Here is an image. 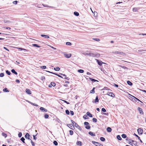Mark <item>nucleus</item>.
<instances>
[{"mask_svg": "<svg viewBox=\"0 0 146 146\" xmlns=\"http://www.w3.org/2000/svg\"><path fill=\"white\" fill-rule=\"evenodd\" d=\"M113 53L115 54L117 53L123 56H124L125 55V54L124 53L119 51H115V52H113Z\"/></svg>", "mask_w": 146, "mask_h": 146, "instance_id": "obj_1", "label": "nucleus"}, {"mask_svg": "<svg viewBox=\"0 0 146 146\" xmlns=\"http://www.w3.org/2000/svg\"><path fill=\"white\" fill-rule=\"evenodd\" d=\"M64 56L68 58H70L71 56V54H64Z\"/></svg>", "mask_w": 146, "mask_h": 146, "instance_id": "obj_2", "label": "nucleus"}, {"mask_svg": "<svg viewBox=\"0 0 146 146\" xmlns=\"http://www.w3.org/2000/svg\"><path fill=\"white\" fill-rule=\"evenodd\" d=\"M30 135L28 133H26V134L25 135V138H26L27 139H30V140L31 139L30 138Z\"/></svg>", "mask_w": 146, "mask_h": 146, "instance_id": "obj_3", "label": "nucleus"}, {"mask_svg": "<svg viewBox=\"0 0 146 146\" xmlns=\"http://www.w3.org/2000/svg\"><path fill=\"white\" fill-rule=\"evenodd\" d=\"M137 132L139 134H141L143 133V130L141 128H139L137 129Z\"/></svg>", "mask_w": 146, "mask_h": 146, "instance_id": "obj_4", "label": "nucleus"}, {"mask_svg": "<svg viewBox=\"0 0 146 146\" xmlns=\"http://www.w3.org/2000/svg\"><path fill=\"white\" fill-rule=\"evenodd\" d=\"M92 143L93 144L95 145L96 146H99V145L100 144L99 143L94 141H92Z\"/></svg>", "mask_w": 146, "mask_h": 146, "instance_id": "obj_5", "label": "nucleus"}, {"mask_svg": "<svg viewBox=\"0 0 146 146\" xmlns=\"http://www.w3.org/2000/svg\"><path fill=\"white\" fill-rule=\"evenodd\" d=\"M76 144L78 145L81 146L82 145V143L81 141H77L76 143Z\"/></svg>", "mask_w": 146, "mask_h": 146, "instance_id": "obj_6", "label": "nucleus"}, {"mask_svg": "<svg viewBox=\"0 0 146 146\" xmlns=\"http://www.w3.org/2000/svg\"><path fill=\"white\" fill-rule=\"evenodd\" d=\"M92 57H97L99 56H100V54H98L96 53H92Z\"/></svg>", "mask_w": 146, "mask_h": 146, "instance_id": "obj_7", "label": "nucleus"}, {"mask_svg": "<svg viewBox=\"0 0 146 146\" xmlns=\"http://www.w3.org/2000/svg\"><path fill=\"white\" fill-rule=\"evenodd\" d=\"M96 60L98 64L100 66L103 63L104 64V63L103 62L101 61H100L97 59H96Z\"/></svg>", "mask_w": 146, "mask_h": 146, "instance_id": "obj_8", "label": "nucleus"}, {"mask_svg": "<svg viewBox=\"0 0 146 146\" xmlns=\"http://www.w3.org/2000/svg\"><path fill=\"white\" fill-rule=\"evenodd\" d=\"M108 93L109 94H108V95L111 97H114L115 96L114 94L112 92H108Z\"/></svg>", "mask_w": 146, "mask_h": 146, "instance_id": "obj_9", "label": "nucleus"}, {"mask_svg": "<svg viewBox=\"0 0 146 146\" xmlns=\"http://www.w3.org/2000/svg\"><path fill=\"white\" fill-rule=\"evenodd\" d=\"M41 36L42 37H43L45 38H49V36H48L47 35H45L41 34Z\"/></svg>", "mask_w": 146, "mask_h": 146, "instance_id": "obj_10", "label": "nucleus"}, {"mask_svg": "<svg viewBox=\"0 0 146 146\" xmlns=\"http://www.w3.org/2000/svg\"><path fill=\"white\" fill-rule=\"evenodd\" d=\"M40 110L46 112L47 111V110L46 109H44V108L42 107H41L40 108Z\"/></svg>", "mask_w": 146, "mask_h": 146, "instance_id": "obj_11", "label": "nucleus"}, {"mask_svg": "<svg viewBox=\"0 0 146 146\" xmlns=\"http://www.w3.org/2000/svg\"><path fill=\"white\" fill-rule=\"evenodd\" d=\"M26 92L27 94H31L30 90L29 89H26Z\"/></svg>", "mask_w": 146, "mask_h": 146, "instance_id": "obj_12", "label": "nucleus"}, {"mask_svg": "<svg viewBox=\"0 0 146 146\" xmlns=\"http://www.w3.org/2000/svg\"><path fill=\"white\" fill-rule=\"evenodd\" d=\"M88 133L90 135L92 136H95L96 135L94 133H93V132H91V131L89 132Z\"/></svg>", "mask_w": 146, "mask_h": 146, "instance_id": "obj_13", "label": "nucleus"}, {"mask_svg": "<svg viewBox=\"0 0 146 146\" xmlns=\"http://www.w3.org/2000/svg\"><path fill=\"white\" fill-rule=\"evenodd\" d=\"M138 109L140 113L141 114H142L143 113V111H142V109L141 108L139 107L138 108Z\"/></svg>", "mask_w": 146, "mask_h": 146, "instance_id": "obj_14", "label": "nucleus"}, {"mask_svg": "<svg viewBox=\"0 0 146 146\" xmlns=\"http://www.w3.org/2000/svg\"><path fill=\"white\" fill-rule=\"evenodd\" d=\"M48 72H50V73H52V74H55V75H57V76H58V77H61V78H63V77H62V76H61L60 75H59V74H56V73H53V72H50V71H48Z\"/></svg>", "mask_w": 146, "mask_h": 146, "instance_id": "obj_15", "label": "nucleus"}, {"mask_svg": "<svg viewBox=\"0 0 146 146\" xmlns=\"http://www.w3.org/2000/svg\"><path fill=\"white\" fill-rule=\"evenodd\" d=\"M107 131L108 132H110L111 131V129L110 127H108L107 128Z\"/></svg>", "mask_w": 146, "mask_h": 146, "instance_id": "obj_16", "label": "nucleus"}, {"mask_svg": "<svg viewBox=\"0 0 146 146\" xmlns=\"http://www.w3.org/2000/svg\"><path fill=\"white\" fill-rule=\"evenodd\" d=\"M89 79L92 81L94 82H98V81L97 80H96L94 79L91 78H89Z\"/></svg>", "mask_w": 146, "mask_h": 146, "instance_id": "obj_17", "label": "nucleus"}, {"mask_svg": "<svg viewBox=\"0 0 146 146\" xmlns=\"http://www.w3.org/2000/svg\"><path fill=\"white\" fill-rule=\"evenodd\" d=\"M99 102L98 98V96H97L96 97L94 102L95 103H96V102Z\"/></svg>", "mask_w": 146, "mask_h": 146, "instance_id": "obj_18", "label": "nucleus"}, {"mask_svg": "<svg viewBox=\"0 0 146 146\" xmlns=\"http://www.w3.org/2000/svg\"><path fill=\"white\" fill-rule=\"evenodd\" d=\"M87 115L88 116L90 117H92V114L89 112H88L86 113Z\"/></svg>", "mask_w": 146, "mask_h": 146, "instance_id": "obj_19", "label": "nucleus"}, {"mask_svg": "<svg viewBox=\"0 0 146 146\" xmlns=\"http://www.w3.org/2000/svg\"><path fill=\"white\" fill-rule=\"evenodd\" d=\"M11 71L13 73H14V74L16 75H17V72H16L15 70L14 69H12L11 70Z\"/></svg>", "mask_w": 146, "mask_h": 146, "instance_id": "obj_20", "label": "nucleus"}, {"mask_svg": "<svg viewBox=\"0 0 146 146\" xmlns=\"http://www.w3.org/2000/svg\"><path fill=\"white\" fill-rule=\"evenodd\" d=\"M71 122H72V124H73V126H74V125H77L78 126H79L74 121H73V120H71Z\"/></svg>", "mask_w": 146, "mask_h": 146, "instance_id": "obj_21", "label": "nucleus"}, {"mask_svg": "<svg viewBox=\"0 0 146 146\" xmlns=\"http://www.w3.org/2000/svg\"><path fill=\"white\" fill-rule=\"evenodd\" d=\"M127 83L130 86H132L133 85L132 83L129 80L127 81Z\"/></svg>", "mask_w": 146, "mask_h": 146, "instance_id": "obj_22", "label": "nucleus"}, {"mask_svg": "<svg viewBox=\"0 0 146 146\" xmlns=\"http://www.w3.org/2000/svg\"><path fill=\"white\" fill-rule=\"evenodd\" d=\"M131 141L133 142V144L135 145H136L137 144V142L135 141L131 140Z\"/></svg>", "mask_w": 146, "mask_h": 146, "instance_id": "obj_23", "label": "nucleus"}, {"mask_svg": "<svg viewBox=\"0 0 146 146\" xmlns=\"http://www.w3.org/2000/svg\"><path fill=\"white\" fill-rule=\"evenodd\" d=\"M4 22H5V23H13V22L12 21H6V20H4Z\"/></svg>", "mask_w": 146, "mask_h": 146, "instance_id": "obj_24", "label": "nucleus"}, {"mask_svg": "<svg viewBox=\"0 0 146 146\" xmlns=\"http://www.w3.org/2000/svg\"><path fill=\"white\" fill-rule=\"evenodd\" d=\"M117 138L119 140H121L122 139L121 138V137L119 135H117Z\"/></svg>", "mask_w": 146, "mask_h": 146, "instance_id": "obj_25", "label": "nucleus"}, {"mask_svg": "<svg viewBox=\"0 0 146 146\" xmlns=\"http://www.w3.org/2000/svg\"><path fill=\"white\" fill-rule=\"evenodd\" d=\"M33 46L37 47H40V46L38 45L37 44H33Z\"/></svg>", "mask_w": 146, "mask_h": 146, "instance_id": "obj_26", "label": "nucleus"}, {"mask_svg": "<svg viewBox=\"0 0 146 146\" xmlns=\"http://www.w3.org/2000/svg\"><path fill=\"white\" fill-rule=\"evenodd\" d=\"M78 72L80 73H83L84 72V70L82 69H79L78 70Z\"/></svg>", "mask_w": 146, "mask_h": 146, "instance_id": "obj_27", "label": "nucleus"}, {"mask_svg": "<svg viewBox=\"0 0 146 146\" xmlns=\"http://www.w3.org/2000/svg\"><path fill=\"white\" fill-rule=\"evenodd\" d=\"M74 14L76 16H78L79 15V13L75 11L74 12Z\"/></svg>", "mask_w": 146, "mask_h": 146, "instance_id": "obj_28", "label": "nucleus"}, {"mask_svg": "<svg viewBox=\"0 0 146 146\" xmlns=\"http://www.w3.org/2000/svg\"><path fill=\"white\" fill-rule=\"evenodd\" d=\"M1 134L5 138H6L7 137V135L4 132L2 133Z\"/></svg>", "mask_w": 146, "mask_h": 146, "instance_id": "obj_29", "label": "nucleus"}, {"mask_svg": "<svg viewBox=\"0 0 146 146\" xmlns=\"http://www.w3.org/2000/svg\"><path fill=\"white\" fill-rule=\"evenodd\" d=\"M17 48L20 50H24L25 51H27V50H26V49H24V48Z\"/></svg>", "mask_w": 146, "mask_h": 146, "instance_id": "obj_30", "label": "nucleus"}, {"mask_svg": "<svg viewBox=\"0 0 146 146\" xmlns=\"http://www.w3.org/2000/svg\"><path fill=\"white\" fill-rule=\"evenodd\" d=\"M60 74L61 75H63V76H65V77L64 78L65 79H67L68 80V77H66V76L65 74Z\"/></svg>", "mask_w": 146, "mask_h": 146, "instance_id": "obj_31", "label": "nucleus"}, {"mask_svg": "<svg viewBox=\"0 0 146 146\" xmlns=\"http://www.w3.org/2000/svg\"><path fill=\"white\" fill-rule=\"evenodd\" d=\"M100 140H101V141H105V139L104 138V137H101L100 138Z\"/></svg>", "mask_w": 146, "mask_h": 146, "instance_id": "obj_32", "label": "nucleus"}, {"mask_svg": "<svg viewBox=\"0 0 146 146\" xmlns=\"http://www.w3.org/2000/svg\"><path fill=\"white\" fill-rule=\"evenodd\" d=\"M6 73L8 75H10L11 74L10 72L8 70L6 71Z\"/></svg>", "mask_w": 146, "mask_h": 146, "instance_id": "obj_33", "label": "nucleus"}, {"mask_svg": "<svg viewBox=\"0 0 146 146\" xmlns=\"http://www.w3.org/2000/svg\"><path fill=\"white\" fill-rule=\"evenodd\" d=\"M122 138H126L127 137V135L126 134H123L121 135Z\"/></svg>", "mask_w": 146, "mask_h": 146, "instance_id": "obj_34", "label": "nucleus"}, {"mask_svg": "<svg viewBox=\"0 0 146 146\" xmlns=\"http://www.w3.org/2000/svg\"><path fill=\"white\" fill-rule=\"evenodd\" d=\"M54 69L56 71H58L60 70V68L58 67H57L54 68Z\"/></svg>", "mask_w": 146, "mask_h": 146, "instance_id": "obj_35", "label": "nucleus"}, {"mask_svg": "<svg viewBox=\"0 0 146 146\" xmlns=\"http://www.w3.org/2000/svg\"><path fill=\"white\" fill-rule=\"evenodd\" d=\"M21 140L23 142V143H25V139L23 137H22L21 139Z\"/></svg>", "mask_w": 146, "mask_h": 146, "instance_id": "obj_36", "label": "nucleus"}, {"mask_svg": "<svg viewBox=\"0 0 146 146\" xmlns=\"http://www.w3.org/2000/svg\"><path fill=\"white\" fill-rule=\"evenodd\" d=\"M92 121L93 122H97V120L96 118H94L92 119Z\"/></svg>", "mask_w": 146, "mask_h": 146, "instance_id": "obj_37", "label": "nucleus"}, {"mask_svg": "<svg viewBox=\"0 0 146 146\" xmlns=\"http://www.w3.org/2000/svg\"><path fill=\"white\" fill-rule=\"evenodd\" d=\"M3 91L4 92H8L9 91L6 88H5L3 89Z\"/></svg>", "mask_w": 146, "mask_h": 146, "instance_id": "obj_38", "label": "nucleus"}, {"mask_svg": "<svg viewBox=\"0 0 146 146\" xmlns=\"http://www.w3.org/2000/svg\"><path fill=\"white\" fill-rule=\"evenodd\" d=\"M51 84L52 86L53 87L55 86L56 85L55 83L54 82H51Z\"/></svg>", "mask_w": 146, "mask_h": 146, "instance_id": "obj_39", "label": "nucleus"}, {"mask_svg": "<svg viewBox=\"0 0 146 146\" xmlns=\"http://www.w3.org/2000/svg\"><path fill=\"white\" fill-rule=\"evenodd\" d=\"M133 11L134 12H136L137 11V8H134L133 9Z\"/></svg>", "mask_w": 146, "mask_h": 146, "instance_id": "obj_40", "label": "nucleus"}, {"mask_svg": "<svg viewBox=\"0 0 146 146\" xmlns=\"http://www.w3.org/2000/svg\"><path fill=\"white\" fill-rule=\"evenodd\" d=\"M53 143L55 145H58V143L56 141H53Z\"/></svg>", "mask_w": 146, "mask_h": 146, "instance_id": "obj_41", "label": "nucleus"}, {"mask_svg": "<svg viewBox=\"0 0 146 146\" xmlns=\"http://www.w3.org/2000/svg\"><path fill=\"white\" fill-rule=\"evenodd\" d=\"M90 126L88 125H86L85 126V128L87 129H90Z\"/></svg>", "mask_w": 146, "mask_h": 146, "instance_id": "obj_42", "label": "nucleus"}, {"mask_svg": "<svg viewBox=\"0 0 146 146\" xmlns=\"http://www.w3.org/2000/svg\"><path fill=\"white\" fill-rule=\"evenodd\" d=\"M44 117L45 119H47L49 115L48 114H46L44 115Z\"/></svg>", "mask_w": 146, "mask_h": 146, "instance_id": "obj_43", "label": "nucleus"}, {"mask_svg": "<svg viewBox=\"0 0 146 146\" xmlns=\"http://www.w3.org/2000/svg\"><path fill=\"white\" fill-rule=\"evenodd\" d=\"M93 39L97 41H100V39L97 38H93Z\"/></svg>", "mask_w": 146, "mask_h": 146, "instance_id": "obj_44", "label": "nucleus"}, {"mask_svg": "<svg viewBox=\"0 0 146 146\" xmlns=\"http://www.w3.org/2000/svg\"><path fill=\"white\" fill-rule=\"evenodd\" d=\"M65 112L66 113L67 115H69L70 113L69 111V110H66Z\"/></svg>", "mask_w": 146, "mask_h": 146, "instance_id": "obj_45", "label": "nucleus"}, {"mask_svg": "<svg viewBox=\"0 0 146 146\" xmlns=\"http://www.w3.org/2000/svg\"><path fill=\"white\" fill-rule=\"evenodd\" d=\"M22 136V133L21 132H20L18 134V136L19 137H21Z\"/></svg>", "mask_w": 146, "mask_h": 146, "instance_id": "obj_46", "label": "nucleus"}, {"mask_svg": "<svg viewBox=\"0 0 146 146\" xmlns=\"http://www.w3.org/2000/svg\"><path fill=\"white\" fill-rule=\"evenodd\" d=\"M82 54L84 55H88V52H82Z\"/></svg>", "mask_w": 146, "mask_h": 146, "instance_id": "obj_47", "label": "nucleus"}, {"mask_svg": "<svg viewBox=\"0 0 146 146\" xmlns=\"http://www.w3.org/2000/svg\"><path fill=\"white\" fill-rule=\"evenodd\" d=\"M66 44L67 45H68L70 46L72 44H71V43L70 42H67L66 43Z\"/></svg>", "mask_w": 146, "mask_h": 146, "instance_id": "obj_48", "label": "nucleus"}, {"mask_svg": "<svg viewBox=\"0 0 146 146\" xmlns=\"http://www.w3.org/2000/svg\"><path fill=\"white\" fill-rule=\"evenodd\" d=\"M95 92V91L94 90V89H92L90 91V93H92V94H94Z\"/></svg>", "mask_w": 146, "mask_h": 146, "instance_id": "obj_49", "label": "nucleus"}, {"mask_svg": "<svg viewBox=\"0 0 146 146\" xmlns=\"http://www.w3.org/2000/svg\"><path fill=\"white\" fill-rule=\"evenodd\" d=\"M69 132H70V134L71 135H73V131L72 130H70Z\"/></svg>", "mask_w": 146, "mask_h": 146, "instance_id": "obj_50", "label": "nucleus"}, {"mask_svg": "<svg viewBox=\"0 0 146 146\" xmlns=\"http://www.w3.org/2000/svg\"><path fill=\"white\" fill-rule=\"evenodd\" d=\"M30 140L31 141V142L32 143L33 146H35V144L33 142V141L31 139Z\"/></svg>", "mask_w": 146, "mask_h": 146, "instance_id": "obj_51", "label": "nucleus"}, {"mask_svg": "<svg viewBox=\"0 0 146 146\" xmlns=\"http://www.w3.org/2000/svg\"><path fill=\"white\" fill-rule=\"evenodd\" d=\"M4 74L3 73H1L0 74V77H3L4 76Z\"/></svg>", "mask_w": 146, "mask_h": 146, "instance_id": "obj_52", "label": "nucleus"}, {"mask_svg": "<svg viewBox=\"0 0 146 146\" xmlns=\"http://www.w3.org/2000/svg\"><path fill=\"white\" fill-rule=\"evenodd\" d=\"M84 124L85 125H89V123L87 122H85L84 123Z\"/></svg>", "mask_w": 146, "mask_h": 146, "instance_id": "obj_53", "label": "nucleus"}, {"mask_svg": "<svg viewBox=\"0 0 146 146\" xmlns=\"http://www.w3.org/2000/svg\"><path fill=\"white\" fill-rule=\"evenodd\" d=\"M134 135L136 136V137H137L139 139H140V137L138 135L135 134V133L134 134Z\"/></svg>", "mask_w": 146, "mask_h": 146, "instance_id": "obj_54", "label": "nucleus"}, {"mask_svg": "<svg viewBox=\"0 0 146 146\" xmlns=\"http://www.w3.org/2000/svg\"><path fill=\"white\" fill-rule=\"evenodd\" d=\"M41 68L42 69H45L46 68V66H42L41 67Z\"/></svg>", "mask_w": 146, "mask_h": 146, "instance_id": "obj_55", "label": "nucleus"}, {"mask_svg": "<svg viewBox=\"0 0 146 146\" xmlns=\"http://www.w3.org/2000/svg\"><path fill=\"white\" fill-rule=\"evenodd\" d=\"M102 111L104 112H106V110L104 108H102Z\"/></svg>", "mask_w": 146, "mask_h": 146, "instance_id": "obj_56", "label": "nucleus"}, {"mask_svg": "<svg viewBox=\"0 0 146 146\" xmlns=\"http://www.w3.org/2000/svg\"><path fill=\"white\" fill-rule=\"evenodd\" d=\"M87 117V116L85 115L83 116V117L84 119H88V117Z\"/></svg>", "mask_w": 146, "mask_h": 146, "instance_id": "obj_57", "label": "nucleus"}, {"mask_svg": "<svg viewBox=\"0 0 146 146\" xmlns=\"http://www.w3.org/2000/svg\"><path fill=\"white\" fill-rule=\"evenodd\" d=\"M13 3L14 4H16L17 3V1H13Z\"/></svg>", "mask_w": 146, "mask_h": 146, "instance_id": "obj_58", "label": "nucleus"}, {"mask_svg": "<svg viewBox=\"0 0 146 146\" xmlns=\"http://www.w3.org/2000/svg\"><path fill=\"white\" fill-rule=\"evenodd\" d=\"M70 114H71L72 115H74V113L73 112V111H70Z\"/></svg>", "mask_w": 146, "mask_h": 146, "instance_id": "obj_59", "label": "nucleus"}, {"mask_svg": "<svg viewBox=\"0 0 146 146\" xmlns=\"http://www.w3.org/2000/svg\"><path fill=\"white\" fill-rule=\"evenodd\" d=\"M42 5L45 7H49V6H48V5H44L43 4H42Z\"/></svg>", "mask_w": 146, "mask_h": 146, "instance_id": "obj_60", "label": "nucleus"}, {"mask_svg": "<svg viewBox=\"0 0 146 146\" xmlns=\"http://www.w3.org/2000/svg\"><path fill=\"white\" fill-rule=\"evenodd\" d=\"M104 90H109L110 89H109L107 87H104Z\"/></svg>", "mask_w": 146, "mask_h": 146, "instance_id": "obj_61", "label": "nucleus"}, {"mask_svg": "<svg viewBox=\"0 0 146 146\" xmlns=\"http://www.w3.org/2000/svg\"><path fill=\"white\" fill-rule=\"evenodd\" d=\"M63 101L64 102L66 103L67 104H70V103L68 102L66 100H63Z\"/></svg>", "mask_w": 146, "mask_h": 146, "instance_id": "obj_62", "label": "nucleus"}, {"mask_svg": "<svg viewBox=\"0 0 146 146\" xmlns=\"http://www.w3.org/2000/svg\"><path fill=\"white\" fill-rule=\"evenodd\" d=\"M36 134L35 135H33V139H35V140H36Z\"/></svg>", "mask_w": 146, "mask_h": 146, "instance_id": "obj_63", "label": "nucleus"}, {"mask_svg": "<svg viewBox=\"0 0 146 146\" xmlns=\"http://www.w3.org/2000/svg\"><path fill=\"white\" fill-rule=\"evenodd\" d=\"M126 140L127 141L129 142H130V141H131V139H129L127 138V139H126Z\"/></svg>", "mask_w": 146, "mask_h": 146, "instance_id": "obj_64", "label": "nucleus"}]
</instances>
